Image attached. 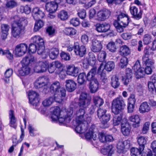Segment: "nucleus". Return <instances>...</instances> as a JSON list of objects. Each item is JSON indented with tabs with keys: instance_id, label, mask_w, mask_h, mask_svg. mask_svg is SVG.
<instances>
[{
	"instance_id": "f257e3e1",
	"label": "nucleus",
	"mask_w": 156,
	"mask_h": 156,
	"mask_svg": "<svg viewBox=\"0 0 156 156\" xmlns=\"http://www.w3.org/2000/svg\"><path fill=\"white\" fill-rule=\"evenodd\" d=\"M76 108H55L51 112V121L55 122L58 120L61 123H69L71 119L73 111Z\"/></svg>"
},
{
	"instance_id": "f03ea898",
	"label": "nucleus",
	"mask_w": 156,
	"mask_h": 156,
	"mask_svg": "<svg viewBox=\"0 0 156 156\" xmlns=\"http://www.w3.org/2000/svg\"><path fill=\"white\" fill-rule=\"evenodd\" d=\"M13 23L11 28V35L13 37L19 38L24 32L25 27L28 23L27 18L15 16L12 18Z\"/></svg>"
},
{
	"instance_id": "7ed1b4c3",
	"label": "nucleus",
	"mask_w": 156,
	"mask_h": 156,
	"mask_svg": "<svg viewBox=\"0 0 156 156\" xmlns=\"http://www.w3.org/2000/svg\"><path fill=\"white\" fill-rule=\"evenodd\" d=\"M28 48L27 45L25 43H21L17 45L15 47L14 54L16 56L21 57L27 52Z\"/></svg>"
},
{
	"instance_id": "20e7f679",
	"label": "nucleus",
	"mask_w": 156,
	"mask_h": 156,
	"mask_svg": "<svg viewBox=\"0 0 156 156\" xmlns=\"http://www.w3.org/2000/svg\"><path fill=\"white\" fill-rule=\"evenodd\" d=\"M28 96L29 103L33 106H36L39 102V95L36 91L32 90L29 91Z\"/></svg>"
},
{
	"instance_id": "39448f33",
	"label": "nucleus",
	"mask_w": 156,
	"mask_h": 156,
	"mask_svg": "<svg viewBox=\"0 0 156 156\" xmlns=\"http://www.w3.org/2000/svg\"><path fill=\"white\" fill-rule=\"evenodd\" d=\"M90 96L86 93H82L80 96L79 101L77 104L79 107L88 106L90 104Z\"/></svg>"
},
{
	"instance_id": "423d86ee",
	"label": "nucleus",
	"mask_w": 156,
	"mask_h": 156,
	"mask_svg": "<svg viewBox=\"0 0 156 156\" xmlns=\"http://www.w3.org/2000/svg\"><path fill=\"white\" fill-rule=\"evenodd\" d=\"M133 69L135 72V75L136 77L139 79L143 77L144 75V69L141 67L140 63L138 60H137L133 66Z\"/></svg>"
},
{
	"instance_id": "0eeeda50",
	"label": "nucleus",
	"mask_w": 156,
	"mask_h": 156,
	"mask_svg": "<svg viewBox=\"0 0 156 156\" xmlns=\"http://www.w3.org/2000/svg\"><path fill=\"white\" fill-rule=\"evenodd\" d=\"M54 93V97L55 101L58 103H60L63 100L66 95V90L63 88Z\"/></svg>"
},
{
	"instance_id": "6e6552de",
	"label": "nucleus",
	"mask_w": 156,
	"mask_h": 156,
	"mask_svg": "<svg viewBox=\"0 0 156 156\" xmlns=\"http://www.w3.org/2000/svg\"><path fill=\"white\" fill-rule=\"evenodd\" d=\"M80 119H79V122L77 121V117H76V125L75 128L76 132L78 133H83L85 132V129L83 128V127L85 126L84 122L85 121V119L84 116L79 117Z\"/></svg>"
},
{
	"instance_id": "1a4fd4ad",
	"label": "nucleus",
	"mask_w": 156,
	"mask_h": 156,
	"mask_svg": "<svg viewBox=\"0 0 156 156\" xmlns=\"http://www.w3.org/2000/svg\"><path fill=\"white\" fill-rule=\"evenodd\" d=\"M32 15L35 20H37L43 18L45 16V13L40 8L36 7L33 9Z\"/></svg>"
},
{
	"instance_id": "9d476101",
	"label": "nucleus",
	"mask_w": 156,
	"mask_h": 156,
	"mask_svg": "<svg viewBox=\"0 0 156 156\" xmlns=\"http://www.w3.org/2000/svg\"><path fill=\"white\" fill-rule=\"evenodd\" d=\"M48 79L45 77H40L37 78L34 82V85L36 89H39L47 85Z\"/></svg>"
},
{
	"instance_id": "9b49d317",
	"label": "nucleus",
	"mask_w": 156,
	"mask_h": 156,
	"mask_svg": "<svg viewBox=\"0 0 156 156\" xmlns=\"http://www.w3.org/2000/svg\"><path fill=\"white\" fill-rule=\"evenodd\" d=\"M121 131L125 136H128L130 133V127L126 119H123L121 124Z\"/></svg>"
},
{
	"instance_id": "f8f14e48",
	"label": "nucleus",
	"mask_w": 156,
	"mask_h": 156,
	"mask_svg": "<svg viewBox=\"0 0 156 156\" xmlns=\"http://www.w3.org/2000/svg\"><path fill=\"white\" fill-rule=\"evenodd\" d=\"M130 142L128 140L119 141L118 143L117 148L119 153H123L125 148H129L130 147Z\"/></svg>"
},
{
	"instance_id": "ddd939ff",
	"label": "nucleus",
	"mask_w": 156,
	"mask_h": 156,
	"mask_svg": "<svg viewBox=\"0 0 156 156\" xmlns=\"http://www.w3.org/2000/svg\"><path fill=\"white\" fill-rule=\"evenodd\" d=\"M80 69L78 67L75 66L74 65L68 66L66 71L67 75L73 76H76L79 73Z\"/></svg>"
},
{
	"instance_id": "4468645a",
	"label": "nucleus",
	"mask_w": 156,
	"mask_h": 156,
	"mask_svg": "<svg viewBox=\"0 0 156 156\" xmlns=\"http://www.w3.org/2000/svg\"><path fill=\"white\" fill-rule=\"evenodd\" d=\"M37 51L38 54L41 55L42 58H46L49 55V49L48 48L45 49L44 43L37 46Z\"/></svg>"
},
{
	"instance_id": "2eb2a0df",
	"label": "nucleus",
	"mask_w": 156,
	"mask_h": 156,
	"mask_svg": "<svg viewBox=\"0 0 156 156\" xmlns=\"http://www.w3.org/2000/svg\"><path fill=\"white\" fill-rule=\"evenodd\" d=\"M95 126H92L91 127L87 132L85 135V137L87 139H93V140H95L97 138V135L98 133L94 131Z\"/></svg>"
},
{
	"instance_id": "dca6fc26",
	"label": "nucleus",
	"mask_w": 156,
	"mask_h": 156,
	"mask_svg": "<svg viewBox=\"0 0 156 156\" xmlns=\"http://www.w3.org/2000/svg\"><path fill=\"white\" fill-rule=\"evenodd\" d=\"M86 49L83 45L80 46L78 44H74V52L76 55L83 57L85 54Z\"/></svg>"
},
{
	"instance_id": "f3484780",
	"label": "nucleus",
	"mask_w": 156,
	"mask_h": 156,
	"mask_svg": "<svg viewBox=\"0 0 156 156\" xmlns=\"http://www.w3.org/2000/svg\"><path fill=\"white\" fill-rule=\"evenodd\" d=\"M111 12L107 9L99 11L97 13V19L99 21H104L110 15Z\"/></svg>"
},
{
	"instance_id": "a211bd4d",
	"label": "nucleus",
	"mask_w": 156,
	"mask_h": 156,
	"mask_svg": "<svg viewBox=\"0 0 156 156\" xmlns=\"http://www.w3.org/2000/svg\"><path fill=\"white\" fill-rule=\"evenodd\" d=\"M110 25L106 23L102 24L98 23L96 25V29L100 33H105L109 30Z\"/></svg>"
},
{
	"instance_id": "6ab92c4d",
	"label": "nucleus",
	"mask_w": 156,
	"mask_h": 156,
	"mask_svg": "<svg viewBox=\"0 0 156 156\" xmlns=\"http://www.w3.org/2000/svg\"><path fill=\"white\" fill-rule=\"evenodd\" d=\"M102 48V45L101 42L94 39L92 40L91 50L94 52H98L100 51Z\"/></svg>"
},
{
	"instance_id": "aec40b11",
	"label": "nucleus",
	"mask_w": 156,
	"mask_h": 156,
	"mask_svg": "<svg viewBox=\"0 0 156 156\" xmlns=\"http://www.w3.org/2000/svg\"><path fill=\"white\" fill-rule=\"evenodd\" d=\"M125 105L124 100L121 96L113 100L112 103V107H122Z\"/></svg>"
},
{
	"instance_id": "412c9836",
	"label": "nucleus",
	"mask_w": 156,
	"mask_h": 156,
	"mask_svg": "<svg viewBox=\"0 0 156 156\" xmlns=\"http://www.w3.org/2000/svg\"><path fill=\"white\" fill-rule=\"evenodd\" d=\"M130 10L131 14L133 17L137 20H139L142 17V11L138 10V8L135 6H131Z\"/></svg>"
},
{
	"instance_id": "4be33fe9",
	"label": "nucleus",
	"mask_w": 156,
	"mask_h": 156,
	"mask_svg": "<svg viewBox=\"0 0 156 156\" xmlns=\"http://www.w3.org/2000/svg\"><path fill=\"white\" fill-rule=\"evenodd\" d=\"M58 5L55 2H50L46 4L45 9L47 11L50 12H55L58 8Z\"/></svg>"
},
{
	"instance_id": "5701e85b",
	"label": "nucleus",
	"mask_w": 156,
	"mask_h": 156,
	"mask_svg": "<svg viewBox=\"0 0 156 156\" xmlns=\"http://www.w3.org/2000/svg\"><path fill=\"white\" fill-rule=\"evenodd\" d=\"M66 86L67 90L71 92L74 90L76 87V84L72 80H68L66 81Z\"/></svg>"
},
{
	"instance_id": "b1692460",
	"label": "nucleus",
	"mask_w": 156,
	"mask_h": 156,
	"mask_svg": "<svg viewBox=\"0 0 156 156\" xmlns=\"http://www.w3.org/2000/svg\"><path fill=\"white\" fill-rule=\"evenodd\" d=\"M9 28V25L7 24H1V36L2 39H5L7 38Z\"/></svg>"
},
{
	"instance_id": "393cba45",
	"label": "nucleus",
	"mask_w": 156,
	"mask_h": 156,
	"mask_svg": "<svg viewBox=\"0 0 156 156\" xmlns=\"http://www.w3.org/2000/svg\"><path fill=\"white\" fill-rule=\"evenodd\" d=\"M119 54L121 56L126 57L131 54V51L129 48L126 45H122L120 47Z\"/></svg>"
},
{
	"instance_id": "a878e982",
	"label": "nucleus",
	"mask_w": 156,
	"mask_h": 156,
	"mask_svg": "<svg viewBox=\"0 0 156 156\" xmlns=\"http://www.w3.org/2000/svg\"><path fill=\"white\" fill-rule=\"evenodd\" d=\"M96 68L94 67L92 68L87 75L86 78L87 80L90 82L97 80L95 78V75L96 73Z\"/></svg>"
},
{
	"instance_id": "bb28decb",
	"label": "nucleus",
	"mask_w": 156,
	"mask_h": 156,
	"mask_svg": "<svg viewBox=\"0 0 156 156\" xmlns=\"http://www.w3.org/2000/svg\"><path fill=\"white\" fill-rule=\"evenodd\" d=\"M9 118L10 119V126L14 128H16V126L15 125L16 119L15 116L14 111L12 110H10L9 112Z\"/></svg>"
},
{
	"instance_id": "cd10ccee",
	"label": "nucleus",
	"mask_w": 156,
	"mask_h": 156,
	"mask_svg": "<svg viewBox=\"0 0 156 156\" xmlns=\"http://www.w3.org/2000/svg\"><path fill=\"white\" fill-rule=\"evenodd\" d=\"M110 115L109 114H105L100 118L102 125V127L105 128L108 127V122L109 120Z\"/></svg>"
},
{
	"instance_id": "c85d7f7f",
	"label": "nucleus",
	"mask_w": 156,
	"mask_h": 156,
	"mask_svg": "<svg viewBox=\"0 0 156 156\" xmlns=\"http://www.w3.org/2000/svg\"><path fill=\"white\" fill-rule=\"evenodd\" d=\"M31 42L37 45L38 46L40 44L44 43V40L42 38L38 35H35L31 38Z\"/></svg>"
},
{
	"instance_id": "c756f323",
	"label": "nucleus",
	"mask_w": 156,
	"mask_h": 156,
	"mask_svg": "<svg viewBox=\"0 0 156 156\" xmlns=\"http://www.w3.org/2000/svg\"><path fill=\"white\" fill-rule=\"evenodd\" d=\"M137 142L139 145L140 149L143 150L145 147V145L147 143V139L144 137L140 136L137 138Z\"/></svg>"
},
{
	"instance_id": "7c9ffc66",
	"label": "nucleus",
	"mask_w": 156,
	"mask_h": 156,
	"mask_svg": "<svg viewBox=\"0 0 156 156\" xmlns=\"http://www.w3.org/2000/svg\"><path fill=\"white\" fill-rule=\"evenodd\" d=\"M98 83L97 80L90 82V83L89 88L91 93L96 92L98 88Z\"/></svg>"
},
{
	"instance_id": "2f4dec72",
	"label": "nucleus",
	"mask_w": 156,
	"mask_h": 156,
	"mask_svg": "<svg viewBox=\"0 0 156 156\" xmlns=\"http://www.w3.org/2000/svg\"><path fill=\"white\" fill-rule=\"evenodd\" d=\"M60 83L58 81H56L52 83L50 87V89L54 93L62 88Z\"/></svg>"
},
{
	"instance_id": "473e14b6",
	"label": "nucleus",
	"mask_w": 156,
	"mask_h": 156,
	"mask_svg": "<svg viewBox=\"0 0 156 156\" xmlns=\"http://www.w3.org/2000/svg\"><path fill=\"white\" fill-rule=\"evenodd\" d=\"M93 101L94 105L97 107L101 106L104 103L103 100L99 96L94 97Z\"/></svg>"
},
{
	"instance_id": "72a5a7b5",
	"label": "nucleus",
	"mask_w": 156,
	"mask_h": 156,
	"mask_svg": "<svg viewBox=\"0 0 156 156\" xmlns=\"http://www.w3.org/2000/svg\"><path fill=\"white\" fill-rule=\"evenodd\" d=\"M30 71V69L28 66H22V67L19 70V72L21 76H25L28 75Z\"/></svg>"
},
{
	"instance_id": "f704fd0d",
	"label": "nucleus",
	"mask_w": 156,
	"mask_h": 156,
	"mask_svg": "<svg viewBox=\"0 0 156 156\" xmlns=\"http://www.w3.org/2000/svg\"><path fill=\"white\" fill-rule=\"evenodd\" d=\"M59 54V51L58 48H56L51 49L49 52L48 55L52 59L56 58Z\"/></svg>"
},
{
	"instance_id": "c9c22d12",
	"label": "nucleus",
	"mask_w": 156,
	"mask_h": 156,
	"mask_svg": "<svg viewBox=\"0 0 156 156\" xmlns=\"http://www.w3.org/2000/svg\"><path fill=\"white\" fill-rule=\"evenodd\" d=\"M64 31L66 35L70 36L75 35L77 32L76 30L73 27H66Z\"/></svg>"
},
{
	"instance_id": "e433bc0d",
	"label": "nucleus",
	"mask_w": 156,
	"mask_h": 156,
	"mask_svg": "<svg viewBox=\"0 0 156 156\" xmlns=\"http://www.w3.org/2000/svg\"><path fill=\"white\" fill-rule=\"evenodd\" d=\"M142 60L146 66L152 67L154 63V60L149 58L148 57L146 58L145 56H143Z\"/></svg>"
},
{
	"instance_id": "4c0bfd02",
	"label": "nucleus",
	"mask_w": 156,
	"mask_h": 156,
	"mask_svg": "<svg viewBox=\"0 0 156 156\" xmlns=\"http://www.w3.org/2000/svg\"><path fill=\"white\" fill-rule=\"evenodd\" d=\"M151 147L153 152L150 150L148 152L147 156H156V140L153 141L151 143Z\"/></svg>"
},
{
	"instance_id": "58836bf2",
	"label": "nucleus",
	"mask_w": 156,
	"mask_h": 156,
	"mask_svg": "<svg viewBox=\"0 0 156 156\" xmlns=\"http://www.w3.org/2000/svg\"><path fill=\"white\" fill-rule=\"evenodd\" d=\"M18 11L21 13L24 12L26 14H29L31 12V9L28 5L25 6H21L18 9Z\"/></svg>"
},
{
	"instance_id": "ea45409f",
	"label": "nucleus",
	"mask_w": 156,
	"mask_h": 156,
	"mask_svg": "<svg viewBox=\"0 0 156 156\" xmlns=\"http://www.w3.org/2000/svg\"><path fill=\"white\" fill-rule=\"evenodd\" d=\"M119 80L118 77L116 76H113L112 77L111 84L113 88H116L119 86Z\"/></svg>"
},
{
	"instance_id": "a19ab883",
	"label": "nucleus",
	"mask_w": 156,
	"mask_h": 156,
	"mask_svg": "<svg viewBox=\"0 0 156 156\" xmlns=\"http://www.w3.org/2000/svg\"><path fill=\"white\" fill-rule=\"evenodd\" d=\"M129 120L135 124V127L138 126V125L139 124L140 121V118L139 115H134L131 116L129 117Z\"/></svg>"
},
{
	"instance_id": "79ce46f5",
	"label": "nucleus",
	"mask_w": 156,
	"mask_h": 156,
	"mask_svg": "<svg viewBox=\"0 0 156 156\" xmlns=\"http://www.w3.org/2000/svg\"><path fill=\"white\" fill-rule=\"evenodd\" d=\"M115 66V63L112 61L108 62L105 65V68L108 71H111Z\"/></svg>"
},
{
	"instance_id": "37998d69",
	"label": "nucleus",
	"mask_w": 156,
	"mask_h": 156,
	"mask_svg": "<svg viewBox=\"0 0 156 156\" xmlns=\"http://www.w3.org/2000/svg\"><path fill=\"white\" fill-rule=\"evenodd\" d=\"M44 25V22L41 20L37 21L35 24L34 28V31L36 32L42 27Z\"/></svg>"
},
{
	"instance_id": "c03bdc74",
	"label": "nucleus",
	"mask_w": 156,
	"mask_h": 156,
	"mask_svg": "<svg viewBox=\"0 0 156 156\" xmlns=\"http://www.w3.org/2000/svg\"><path fill=\"white\" fill-rule=\"evenodd\" d=\"M0 54L6 56L7 58L9 59H12L13 58V55L8 50H3L0 48Z\"/></svg>"
},
{
	"instance_id": "a18cd8bd",
	"label": "nucleus",
	"mask_w": 156,
	"mask_h": 156,
	"mask_svg": "<svg viewBox=\"0 0 156 156\" xmlns=\"http://www.w3.org/2000/svg\"><path fill=\"white\" fill-rule=\"evenodd\" d=\"M58 17L62 20H65L68 17L67 12L64 10L60 11L58 14Z\"/></svg>"
},
{
	"instance_id": "49530a36",
	"label": "nucleus",
	"mask_w": 156,
	"mask_h": 156,
	"mask_svg": "<svg viewBox=\"0 0 156 156\" xmlns=\"http://www.w3.org/2000/svg\"><path fill=\"white\" fill-rule=\"evenodd\" d=\"M107 47L110 51L112 52H115L117 49L115 43L113 41L109 42L107 45Z\"/></svg>"
},
{
	"instance_id": "de8ad7c7",
	"label": "nucleus",
	"mask_w": 156,
	"mask_h": 156,
	"mask_svg": "<svg viewBox=\"0 0 156 156\" xmlns=\"http://www.w3.org/2000/svg\"><path fill=\"white\" fill-rule=\"evenodd\" d=\"M122 116L121 115L119 116H114L112 119L113 124L114 126L119 125L121 123L122 119Z\"/></svg>"
},
{
	"instance_id": "09e8293b",
	"label": "nucleus",
	"mask_w": 156,
	"mask_h": 156,
	"mask_svg": "<svg viewBox=\"0 0 156 156\" xmlns=\"http://www.w3.org/2000/svg\"><path fill=\"white\" fill-rule=\"evenodd\" d=\"M143 150L139 149L133 147L131 149V156H139L141 153V151Z\"/></svg>"
},
{
	"instance_id": "8fccbe9b",
	"label": "nucleus",
	"mask_w": 156,
	"mask_h": 156,
	"mask_svg": "<svg viewBox=\"0 0 156 156\" xmlns=\"http://www.w3.org/2000/svg\"><path fill=\"white\" fill-rule=\"evenodd\" d=\"M85 114V111L83 108H80L78 110H77L74 114L76 115V117H77V122H79V119H80L79 117L84 116Z\"/></svg>"
},
{
	"instance_id": "3c124183",
	"label": "nucleus",
	"mask_w": 156,
	"mask_h": 156,
	"mask_svg": "<svg viewBox=\"0 0 156 156\" xmlns=\"http://www.w3.org/2000/svg\"><path fill=\"white\" fill-rule=\"evenodd\" d=\"M129 22V18L128 16H126L122 19L120 21L118 22L121 24L124 27H126L128 24Z\"/></svg>"
},
{
	"instance_id": "603ef678",
	"label": "nucleus",
	"mask_w": 156,
	"mask_h": 156,
	"mask_svg": "<svg viewBox=\"0 0 156 156\" xmlns=\"http://www.w3.org/2000/svg\"><path fill=\"white\" fill-rule=\"evenodd\" d=\"M86 78V74L84 73L80 74L77 78V81L79 83L81 84H83Z\"/></svg>"
},
{
	"instance_id": "864d4df0",
	"label": "nucleus",
	"mask_w": 156,
	"mask_h": 156,
	"mask_svg": "<svg viewBox=\"0 0 156 156\" xmlns=\"http://www.w3.org/2000/svg\"><path fill=\"white\" fill-rule=\"evenodd\" d=\"M107 55L106 52L104 51L100 52L98 55V59L100 62H102L104 61Z\"/></svg>"
},
{
	"instance_id": "5fc2aeb1",
	"label": "nucleus",
	"mask_w": 156,
	"mask_h": 156,
	"mask_svg": "<svg viewBox=\"0 0 156 156\" xmlns=\"http://www.w3.org/2000/svg\"><path fill=\"white\" fill-rule=\"evenodd\" d=\"M53 99L52 97H50L49 98L46 99L42 103L44 107L50 106L52 103Z\"/></svg>"
},
{
	"instance_id": "6e6d98bb",
	"label": "nucleus",
	"mask_w": 156,
	"mask_h": 156,
	"mask_svg": "<svg viewBox=\"0 0 156 156\" xmlns=\"http://www.w3.org/2000/svg\"><path fill=\"white\" fill-rule=\"evenodd\" d=\"M128 62V59L126 57H123L120 59V66L122 68H123L126 66Z\"/></svg>"
},
{
	"instance_id": "4d7b16f0",
	"label": "nucleus",
	"mask_w": 156,
	"mask_h": 156,
	"mask_svg": "<svg viewBox=\"0 0 156 156\" xmlns=\"http://www.w3.org/2000/svg\"><path fill=\"white\" fill-rule=\"evenodd\" d=\"M148 86L149 90L153 94H156V89L154 84L152 83L148 82Z\"/></svg>"
},
{
	"instance_id": "13d9d810",
	"label": "nucleus",
	"mask_w": 156,
	"mask_h": 156,
	"mask_svg": "<svg viewBox=\"0 0 156 156\" xmlns=\"http://www.w3.org/2000/svg\"><path fill=\"white\" fill-rule=\"evenodd\" d=\"M39 64L41 66L43 72L45 71L47 69L49 65V62L48 61L39 62Z\"/></svg>"
},
{
	"instance_id": "bf43d9fd",
	"label": "nucleus",
	"mask_w": 156,
	"mask_h": 156,
	"mask_svg": "<svg viewBox=\"0 0 156 156\" xmlns=\"http://www.w3.org/2000/svg\"><path fill=\"white\" fill-rule=\"evenodd\" d=\"M105 66L103 65L102 63L101 64L99 68H98V73L100 75L101 77L103 76H105V74L103 73V72L104 70Z\"/></svg>"
},
{
	"instance_id": "052dcab7",
	"label": "nucleus",
	"mask_w": 156,
	"mask_h": 156,
	"mask_svg": "<svg viewBox=\"0 0 156 156\" xmlns=\"http://www.w3.org/2000/svg\"><path fill=\"white\" fill-rule=\"evenodd\" d=\"M70 24L73 26L76 27L78 26L80 24V21L77 18H74L72 19L70 21Z\"/></svg>"
},
{
	"instance_id": "680f3d73",
	"label": "nucleus",
	"mask_w": 156,
	"mask_h": 156,
	"mask_svg": "<svg viewBox=\"0 0 156 156\" xmlns=\"http://www.w3.org/2000/svg\"><path fill=\"white\" fill-rule=\"evenodd\" d=\"M114 25L118 32L121 33L123 32L124 27L121 24L116 22L114 23Z\"/></svg>"
},
{
	"instance_id": "e2e57ef3",
	"label": "nucleus",
	"mask_w": 156,
	"mask_h": 156,
	"mask_svg": "<svg viewBox=\"0 0 156 156\" xmlns=\"http://www.w3.org/2000/svg\"><path fill=\"white\" fill-rule=\"evenodd\" d=\"M96 58L93 54H91L90 55V57L89 59V61L87 62V64L91 66H93L95 63Z\"/></svg>"
},
{
	"instance_id": "0e129e2a",
	"label": "nucleus",
	"mask_w": 156,
	"mask_h": 156,
	"mask_svg": "<svg viewBox=\"0 0 156 156\" xmlns=\"http://www.w3.org/2000/svg\"><path fill=\"white\" fill-rule=\"evenodd\" d=\"M37 46L33 43L29 45V50L30 53H34L37 50Z\"/></svg>"
},
{
	"instance_id": "69168bd1",
	"label": "nucleus",
	"mask_w": 156,
	"mask_h": 156,
	"mask_svg": "<svg viewBox=\"0 0 156 156\" xmlns=\"http://www.w3.org/2000/svg\"><path fill=\"white\" fill-rule=\"evenodd\" d=\"M34 72L37 73L43 72L41 66L39 64V62H37L34 68Z\"/></svg>"
},
{
	"instance_id": "338daca9",
	"label": "nucleus",
	"mask_w": 156,
	"mask_h": 156,
	"mask_svg": "<svg viewBox=\"0 0 156 156\" xmlns=\"http://www.w3.org/2000/svg\"><path fill=\"white\" fill-rule=\"evenodd\" d=\"M150 125L149 122H146L144 124L142 130V132L143 134H146L147 132L149 129Z\"/></svg>"
},
{
	"instance_id": "774afa93",
	"label": "nucleus",
	"mask_w": 156,
	"mask_h": 156,
	"mask_svg": "<svg viewBox=\"0 0 156 156\" xmlns=\"http://www.w3.org/2000/svg\"><path fill=\"white\" fill-rule=\"evenodd\" d=\"M17 5L16 2L13 0H11L8 2L6 4V6L8 8H12Z\"/></svg>"
}]
</instances>
